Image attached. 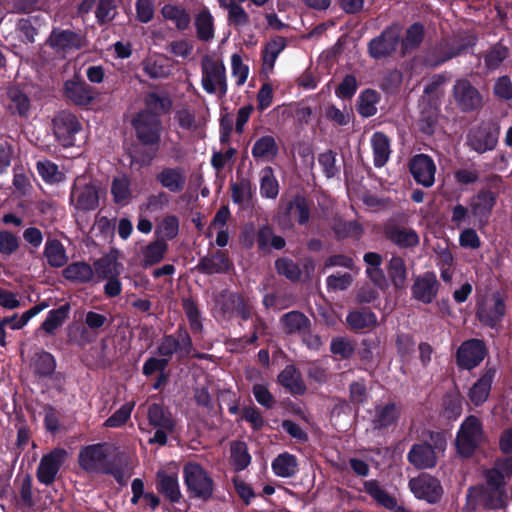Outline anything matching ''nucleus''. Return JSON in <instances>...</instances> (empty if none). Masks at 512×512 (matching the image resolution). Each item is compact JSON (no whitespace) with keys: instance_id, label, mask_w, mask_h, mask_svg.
<instances>
[{"instance_id":"35","label":"nucleus","mask_w":512,"mask_h":512,"mask_svg":"<svg viewBox=\"0 0 512 512\" xmlns=\"http://www.w3.org/2000/svg\"><path fill=\"white\" fill-rule=\"evenodd\" d=\"M198 266L207 274L222 273L230 268V261L224 253L217 252L201 259Z\"/></svg>"},{"instance_id":"26","label":"nucleus","mask_w":512,"mask_h":512,"mask_svg":"<svg viewBox=\"0 0 512 512\" xmlns=\"http://www.w3.org/2000/svg\"><path fill=\"white\" fill-rule=\"evenodd\" d=\"M436 458V452L428 444L414 445L408 453L410 463L421 469L434 467Z\"/></svg>"},{"instance_id":"39","label":"nucleus","mask_w":512,"mask_h":512,"mask_svg":"<svg viewBox=\"0 0 512 512\" xmlns=\"http://www.w3.org/2000/svg\"><path fill=\"white\" fill-rule=\"evenodd\" d=\"M48 307L49 304L43 301L22 313L21 316L14 314L13 316L3 318L2 320L11 330H19L23 328L33 317Z\"/></svg>"},{"instance_id":"3","label":"nucleus","mask_w":512,"mask_h":512,"mask_svg":"<svg viewBox=\"0 0 512 512\" xmlns=\"http://www.w3.org/2000/svg\"><path fill=\"white\" fill-rule=\"evenodd\" d=\"M201 85L208 94L227 93L226 68L222 60L206 56L201 63Z\"/></svg>"},{"instance_id":"31","label":"nucleus","mask_w":512,"mask_h":512,"mask_svg":"<svg viewBox=\"0 0 512 512\" xmlns=\"http://www.w3.org/2000/svg\"><path fill=\"white\" fill-rule=\"evenodd\" d=\"M371 147L373 151L374 164L376 167H382L388 161L391 153L390 141L382 132H376L371 137Z\"/></svg>"},{"instance_id":"58","label":"nucleus","mask_w":512,"mask_h":512,"mask_svg":"<svg viewBox=\"0 0 512 512\" xmlns=\"http://www.w3.org/2000/svg\"><path fill=\"white\" fill-rule=\"evenodd\" d=\"M37 171L42 179L48 183H57L64 178L58 166L48 160L39 161L37 163Z\"/></svg>"},{"instance_id":"14","label":"nucleus","mask_w":512,"mask_h":512,"mask_svg":"<svg viewBox=\"0 0 512 512\" xmlns=\"http://www.w3.org/2000/svg\"><path fill=\"white\" fill-rule=\"evenodd\" d=\"M412 493L419 499L429 503L437 502L442 495V487L439 481L428 474H421L409 481Z\"/></svg>"},{"instance_id":"40","label":"nucleus","mask_w":512,"mask_h":512,"mask_svg":"<svg viewBox=\"0 0 512 512\" xmlns=\"http://www.w3.org/2000/svg\"><path fill=\"white\" fill-rule=\"evenodd\" d=\"M179 233V218L175 215H166L156 223L155 234L162 241L172 240Z\"/></svg>"},{"instance_id":"5","label":"nucleus","mask_w":512,"mask_h":512,"mask_svg":"<svg viewBox=\"0 0 512 512\" xmlns=\"http://www.w3.org/2000/svg\"><path fill=\"white\" fill-rule=\"evenodd\" d=\"M147 418L149 424L156 428V432L154 436L149 439V443L165 445L167 443L168 433H171L175 428V420L171 413L162 405L154 403L148 408Z\"/></svg>"},{"instance_id":"38","label":"nucleus","mask_w":512,"mask_h":512,"mask_svg":"<svg viewBox=\"0 0 512 512\" xmlns=\"http://www.w3.org/2000/svg\"><path fill=\"white\" fill-rule=\"evenodd\" d=\"M346 321L351 329H371L377 325L376 315L368 310H356L348 314Z\"/></svg>"},{"instance_id":"6","label":"nucleus","mask_w":512,"mask_h":512,"mask_svg":"<svg viewBox=\"0 0 512 512\" xmlns=\"http://www.w3.org/2000/svg\"><path fill=\"white\" fill-rule=\"evenodd\" d=\"M452 97L456 106L463 112H470L482 107L483 98L476 87L468 79L455 81Z\"/></svg>"},{"instance_id":"28","label":"nucleus","mask_w":512,"mask_h":512,"mask_svg":"<svg viewBox=\"0 0 512 512\" xmlns=\"http://www.w3.org/2000/svg\"><path fill=\"white\" fill-rule=\"evenodd\" d=\"M364 491L369 494L379 505L395 512H406L403 508L397 507L396 499L384 490L377 481L369 480L364 483Z\"/></svg>"},{"instance_id":"60","label":"nucleus","mask_w":512,"mask_h":512,"mask_svg":"<svg viewBox=\"0 0 512 512\" xmlns=\"http://www.w3.org/2000/svg\"><path fill=\"white\" fill-rule=\"evenodd\" d=\"M169 204V196L165 192L150 195L145 203L140 206V210L144 212L154 213L162 211Z\"/></svg>"},{"instance_id":"61","label":"nucleus","mask_w":512,"mask_h":512,"mask_svg":"<svg viewBox=\"0 0 512 512\" xmlns=\"http://www.w3.org/2000/svg\"><path fill=\"white\" fill-rule=\"evenodd\" d=\"M331 352L341 359H348L354 353L353 343L345 337H336L330 344Z\"/></svg>"},{"instance_id":"41","label":"nucleus","mask_w":512,"mask_h":512,"mask_svg":"<svg viewBox=\"0 0 512 512\" xmlns=\"http://www.w3.org/2000/svg\"><path fill=\"white\" fill-rule=\"evenodd\" d=\"M389 278L396 289L406 286L407 269L404 260L399 256H393L387 266Z\"/></svg>"},{"instance_id":"27","label":"nucleus","mask_w":512,"mask_h":512,"mask_svg":"<svg viewBox=\"0 0 512 512\" xmlns=\"http://www.w3.org/2000/svg\"><path fill=\"white\" fill-rule=\"evenodd\" d=\"M495 373V369H488L471 387L469 399L475 406H479L487 400Z\"/></svg>"},{"instance_id":"54","label":"nucleus","mask_w":512,"mask_h":512,"mask_svg":"<svg viewBox=\"0 0 512 512\" xmlns=\"http://www.w3.org/2000/svg\"><path fill=\"white\" fill-rule=\"evenodd\" d=\"M231 459L236 470L245 469L251 462V456L245 443L235 442L231 445Z\"/></svg>"},{"instance_id":"16","label":"nucleus","mask_w":512,"mask_h":512,"mask_svg":"<svg viewBox=\"0 0 512 512\" xmlns=\"http://www.w3.org/2000/svg\"><path fill=\"white\" fill-rule=\"evenodd\" d=\"M473 41H469L466 44H459L456 40H444L440 42L435 48L428 52L425 62L431 67H436L456 57Z\"/></svg>"},{"instance_id":"55","label":"nucleus","mask_w":512,"mask_h":512,"mask_svg":"<svg viewBox=\"0 0 512 512\" xmlns=\"http://www.w3.org/2000/svg\"><path fill=\"white\" fill-rule=\"evenodd\" d=\"M56 368L54 357L48 352H40L34 360V370L41 377H47L53 374Z\"/></svg>"},{"instance_id":"21","label":"nucleus","mask_w":512,"mask_h":512,"mask_svg":"<svg viewBox=\"0 0 512 512\" xmlns=\"http://www.w3.org/2000/svg\"><path fill=\"white\" fill-rule=\"evenodd\" d=\"M438 281L434 273H425L418 277L413 286L412 294L415 299L425 304L431 303L437 295Z\"/></svg>"},{"instance_id":"34","label":"nucleus","mask_w":512,"mask_h":512,"mask_svg":"<svg viewBox=\"0 0 512 512\" xmlns=\"http://www.w3.org/2000/svg\"><path fill=\"white\" fill-rule=\"evenodd\" d=\"M251 153L255 159L270 161L277 155L278 146L272 136H262L255 141Z\"/></svg>"},{"instance_id":"17","label":"nucleus","mask_w":512,"mask_h":512,"mask_svg":"<svg viewBox=\"0 0 512 512\" xmlns=\"http://www.w3.org/2000/svg\"><path fill=\"white\" fill-rule=\"evenodd\" d=\"M410 172L415 181L424 187H431L435 182L436 166L427 155L414 156L410 161Z\"/></svg>"},{"instance_id":"47","label":"nucleus","mask_w":512,"mask_h":512,"mask_svg":"<svg viewBox=\"0 0 512 512\" xmlns=\"http://www.w3.org/2000/svg\"><path fill=\"white\" fill-rule=\"evenodd\" d=\"M111 193L115 203L127 205L131 200L130 181L124 176H118L113 179Z\"/></svg>"},{"instance_id":"45","label":"nucleus","mask_w":512,"mask_h":512,"mask_svg":"<svg viewBox=\"0 0 512 512\" xmlns=\"http://www.w3.org/2000/svg\"><path fill=\"white\" fill-rule=\"evenodd\" d=\"M70 312V305L65 304L60 306L57 309H53L49 311L46 319L41 325V329H43L48 334H53L54 331L60 327L64 321L68 318Z\"/></svg>"},{"instance_id":"46","label":"nucleus","mask_w":512,"mask_h":512,"mask_svg":"<svg viewBox=\"0 0 512 512\" xmlns=\"http://www.w3.org/2000/svg\"><path fill=\"white\" fill-rule=\"evenodd\" d=\"M424 38V27L419 23H414L405 32L402 38V53L407 54L418 48Z\"/></svg>"},{"instance_id":"9","label":"nucleus","mask_w":512,"mask_h":512,"mask_svg":"<svg viewBox=\"0 0 512 512\" xmlns=\"http://www.w3.org/2000/svg\"><path fill=\"white\" fill-rule=\"evenodd\" d=\"M67 456V451L61 448H56L44 455L37 468L39 482L45 485L52 484Z\"/></svg>"},{"instance_id":"23","label":"nucleus","mask_w":512,"mask_h":512,"mask_svg":"<svg viewBox=\"0 0 512 512\" xmlns=\"http://www.w3.org/2000/svg\"><path fill=\"white\" fill-rule=\"evenodd\" d=\"M157 181L170 192H181L186 184V175L180 167H167L164 168L156 176Z\"/></svg>"},{"instance_id":"29","label":"nucleus","mask_w":512,"mask_h":512,"mask_svg":"<svg viewBox=\"0 0 512 512\" xmlns=\"http://www.w3.org/2000/svg\"><path fill=\"white\" fill-rule=\"evenodd\" d=\"M279 383L292 394L302 395L306 391L300 372L293 366H286L278 375Z\"/></svg>"},{"instance_id":"32","label":"nucleus","mask_w":512,"mask_h":512,"mask_svg":"<svg viewBox=\"0 0 512 512\" xmlns=\"http://www.w3.org/2000/svg\"><path fill=\"white\" fill-rule=\"evenodd\" d=\"M280 323L287 334L304 333L310 326L309 319L299 311H291L284 314Z\"/></svg>"},{"instance_id":"12","label":"nucleus","mask_w":512,"mask_h":512,"mask_svg":"<svg viewBox=\"0 0 512 512\" xmlns=\"http://www.w3.org/2000/svg\"><path fill=\"white\" fill-rule=\"evenodd\" d=\"M46 44L56 53L66 54L82 48L84 46V38L71 30L54 28L46 40Z\"/></svg>"},{"instance_id":"37","label":"nucleus","mask_w":512,"mask_h":512,"mask_svg":"<svg viewBox=\"0 0 512 512\" xmlns=\"http://www.w3.org/2000/svg\"><path fill=\"white\" fill-rule=\"evenodd\" d=\"M232 200L242 208H248L252 203L254 190L252 184L247 179H241L231 185Z\"/></svg>"},{"instance_id":"36","label":"nucleus","mask_w":512,"mask_h":512,"mask_svg":"<svg viewBox=\"0 0 512 512\" xmlns=\"http://www.w3.org/2000/svg\"><path fill=\"white\" fill-rule=\"evenodd\" d=\"M298 468L297 459L289 453L278 455L272 462L274 473L283 478H289L296 474Z\"/></svg>"},{"instance_id":"2","label":"nucleus","mask_w":512,"mask_h":512,"mask_svg":"<svg viewBox=\"0 0 512 512\" xmlns=\"http://www.w3.org/2000/svg\"><path fill=\"white\" fill-rule=\"evenodd\" d=\"M112 447L107 443L87 445L79 451L78 463L82 470L90 474L110 472Z\"/></svg>"},{"instance_id":"52","label":"nucleus","mask_w":512,"mask_h":512,"mask_svg":"<svg viewBox=\"0 0 512 512\" xmlns=\"http://www.w3.org/2000/svg\"><path fill=\"white\" fill-rule=\"evenodd\" d=\"M95 272L102 279L118 277L121 273V266L115 259L104 257L95 263Z\"/></svg>"},{"instance_id":"20","label":"nucleus","mask_w":512,"mask_h":512,"mask_svg":"<svg viewBox=\"0 0 512 512\" xmlns=\"http://www.w3.org/2000/svg\"><path fill=\"white\" fill-rule=\"evenodd\" d=\"M485 357L484 344L476 339L464 342L457 351V362L464 369H472Z\"/></svg>"},{"instance_id":"53","label":"nucleus","mask_w":512,"mask_h":512,"mask_svg":"<svg viewBox=\"0 0 512 512\" xmlns=\"http://www.w3.org/2000/svg\"><path fill=\"white\" fill-rule=\"evenodd\" d=\"M286 46L285 40L282 37H277L271 40L263 52V64L266 68L272 69L278 55L284 50Z\"/></svg>"},{"instance_id":"50","label":"nucleus","mask_w":512,"mask_h":512,"mask_svg":"<svg viewBox=\"0 0 512 512\" xmlns=\"http://www.w3.org/2000/svg\"><path fill=\"white\" fill-rule=\"evenodd\" d=\"M197 36L203 41H208L214 37L213 17L207 11H201L195 19Z\"/></svg>"},{"instance_id":"18","label":"nucleus","mask_w":512,"mask_h":512,"mask_svg":"<svg viewBox=\"0 0 512 512\" xmlns=\"http://www.w3.org/2000/svg\"><path fill=\"white\" fill-rule=\"evenodd\" d=\"M399 37V26L393 25L387 28L379 37L370 42L369 51L371 56L374 58H380L394 52L398 45Z\"/></svg>"},{"instance_id":"4","label":"nucleus","mask_w":512,"mask_h":512,"mask_svg":"<svg viewBox=\"0 0 512 512\" xmlns=\"http://www.w3.org/2000/svg\"><path fill=\"white\" fill-rule=\"evenodd\" d=\"M183 475L187 490L193 497L207 500L212 496L213 481L199 464L187 463Z\"/></svg>"},{"instance_id":"43","label":"nucleus","mask_w":512,"mask_h":512,"mask_svg":"<svg viewBox=\"0 0 512 512\" xmlns=\"http://www.w3.org/2000/svg\"><path fill=\"white\" fill-rule=\"evenodd\" d=\"M497 138L485 129H478L469 136V144L478 153L494 149Z\"/></svg>"},{"instance_id":"11","label":"nucleus","mask_w":512,"mask_h":512,"mask_svg":"<svg viewBox=\"0 0 512 512\" xmlns=\"http://www.w3.org/2000/svg\"><path fill=\"white\" fill-rule=\"evenodd\" d=\"M137 137L144 144H156L160 137V121L156 114L140 112L133 121Z\"/></svg>"},{"instance_id":"30","label":"nucleus","mask_w":512,"mask_h":512,"mask_svg":"<svg viewBox=\"0 0 512 512\" xmlns=\"http://www.w3.org/2000/svg\"><path fill=\"white\" fill-rule=\"evenodd\" d=\"M496 203V196L491 191L479 192L471 199L470 208L472 214L479 218H487Z\"/></svg>"},{"instance_id":"24","label":"nucleus","mask_w":512,"mask_h":512,"mask_svg":"<svg viewBox=\"0 0 512 512\" xmlns=\"http://www.w3.org/2000/svg\"><path fill=\"white\" fill-rule=\"evenodd\" d=\"M65 95L77 105H87L94 99V90L85 82L69 80L64 86Z\"/></svg>"},{"instance_id":"10","label":"nucleus","mask_w":512,"mask_h":512,"mask_svg":"<svg viewBox=\"0 0 512 512\" xmlns=\"http://www.w3.org/2000/svg\"><path fill=\"white\" fill-rule=\"evenodd\" d=\"M505 312L506 306L503 298L499 294L493 293L479 304L477 317L484 325L493 328L503 319Z\"/></svg>"},{"instance_id":"49","label":"nucleus","mask_w":512,"mask_h":512,"mask_svg":"<svg viewBox=\"0 0 512 512\" xmlns=\"http://www.w3.org/2000/svg\"><path fill=\"white\" fill-rule=\"evenodd\" d=\"M168 245L165 241L157 239L150 243L143 250V262L145 266H151L159 263L167 252Z\"/></svg>"},{"instance_id":"7","label":"nucleus","mask_w":512,"mask_h":512,"mask_svg":"<svg viewBox=\"0 0 512 512\" xmlns=\"http://www.w3.org/2000/svg\"><path fill=\"white\" fill-rule=\"evenodd\" d=\"M512 476V456L499 460L495 467L486 474L487 480L494 485V493L497 495L496 500H489L494 507H504L507 503V494L504 489V479Z\"/></svg>"},{"instance_id":"19","label":"nucleus","mask_w":512,"mask_h":512,"mask_svg":"<svg viewBox=\"0 0 512 512\" xmlns=\"http://www.w3.org/2000/svg\"><path fill=\"white\" fill-rule=\"evenodd\" d=\"M192 349V341L188 333L184 330L178 332V336H164L157 347L158 353L164 358H169L177 351L181 355H188Z\"/></svg>"},{"instance_id":"1","label":"nucleus","mask_w":512,"mask_h":512,"mask_svg":"<svg viewBox=\"0 0 512 512\" xmlns=\"http://www.w3.org/2000/svg\"><path fill=\"white\" fill-rule=\"evenodd\" d=\"M485 439L479 418L473 415L468 416L461 423L456 435L457 452L463 457H470L485 442Z\"/></svg>"},{"instance_id":"33","label":"nucleus","mask_w":512,"mask_h":512,"mask_svg":"<svg viewBox=\"0 0 512 512\" xmlns=\"http://www.w3.org/2000/svg\"><path fill=\"white\" fill-rule=\"evenodd\" d=\"M161 16L166 21H171L178 30H185L190 25V15L185 8L173 4H165L161 8Z\"/></svg>"},{"instance_id":"44","label":"nucleus","mask_w":512,"mask_h":512,"mask_svg":"<svg viewBox=\"0 0 512 512\" xmlns=\"http://www.w3.org/2000/svg\"><path fill=\"white\" fill-rule=\"evenodd\" d=\"M279 193V184L271 167H265L260 173V194L264 198L275 199Z\"/></svg>"},{"instance_id":"64","label":"nucleus","mask_w":512,"mask_h":512,"mask_svg":"<svg viewBox=\"0 0 512 512\" xmlns=\"http://www.w3.org/2000/svg\"><path fill=\"white\" fill-rule=\"evenodd\" d=\"M228 10V21L230 24L235 26H245L249 23V15L239 4L230 2L227 7Z\"/></svg>"},{"instance_id":"22","label":"nucleus","mask_w":512,"mask_h":512,"mask_svg":"<svg viewBox=\"0 0 512 512\" xmlns=\"http://www.w3.org/2000/svg\"><path fill=\"white\" fill-rule=\"evenodd\" d=\"M400 416L399 407L393 402H387L375 406L371 418L373 429L382 430L395 424Z\"/></svg>"},{"instance_id":"51","label":"nucleus","mask_w":512,"mask_h":512,"mask_svg":"<svg viewBox=\"0 0 512 512\" xmlns=\"http://www.w3.org/2000/svg\"><path fill=\"white\" fill-rule=\"evenodd\" d=\"M8 98L10 100L9 109L13 113L21 116L27 114L30 108V100L27 95L18 88L13 87L8 90Z\"/></svg>"},{"instance_id":"42","label":"nucleus","mask_w":512,"mask_h":512,"mask_svg":"<svg viewBox=\"0 0 512 512\" xmlns=\"http://www.w3.org/2000/svg\"><path fill=\"white\" fill-rule=\"evenodd\" d=\"M44 255L52 267H62L68 261L66 250L58 240H48L45 244Z\"/></svg>"},{"instance_id":"62","label":"nucleus","mask_w":512,"mask_h":512,"mask_svg":"<svg viewBox=\"0 0 512 512\" xmlns=\"http://www.w3.org/2000/svg\"><path fill=\"white\" fill-rule=\"evenodd\" d=\"M231 71L236 85L242 86L248 78L249 68L243 63L241 56L237 53L231 56Z\"/></svg>"},{"instance_id":"48","label":"nucleus","mask_w":512,"mask_h":512,"mask_svg":"<svg viewBox=\"0 0 512 512\" xmlns=\"http://www.w3.org/2000/svg\"><path fill=\"white\" fill-rule=\"evenodd\" d=\"M67 280L75 282H88L93 277V270L90 265L84 262H76L67 266L63 271Z\"/></svg>"},{"instance_id":"59","label":"nucleus","mask_w":512,"mask_h":512,"mask_svg":"<svg viewBox=\"0 0 512 512\" xmlns=\"http://www.w3.org/2000/svg\"><path fill=\"white\" fill-rule=\"evenodd\" d=\"M134 402H128L122 405L117 411L114 412L104 423L106 427L117 428L124 425L130 418L134 408Z\"/></svg>"},{"instance_id":"63","label":"nucleus","mask_w":512,"mask_h":512,"mask_svg":"<svg viewBox=\"0 0 512 512\" xmlns=\"http://www.w3.org/2000/svg\"><path fill=\"white\" fill-rule=\"evenodd\" d=\"M278 274L285 276L291 281H297L300 278L301 271L297 264L287 258H280L275 263Z\"/></svg>"},{"instance_id":"13","label":"nucleus","mask_w":512,"mask_h":512,"mask_svg":"<svg viewBox=\"0 0 512 512\" xmlns=\"http://www.w3.org/2000/svg\"><path fill=\"white\" fill-rule=\"evenodd\" d=\"M81 125L77 117L68 112H62L54 119V133L59 143L69 147L75 143V135L80 131Z\"/></svg>"},{"instance_id":"25","label":"nucleus","mask_w":512,"mask_h":512,"mask_svg":"<svg viewBox=\"0 0 512 512\" xmlns=\"http://www.w3.org/2000/svg\"><path fill=\"white\" fill-rule=\"evenodd\" d=\"M386 237L401 248L415 247L419 244V235L411 228L390 226L385 230Z\"/></svg>"},{"instance_id":"57","label":"nucleus","mask_w":512,"mask_h":512,"mask_svg":"<svg viewBox=\"0 0 512 512\" xmlns=\"http://www.w3.org/2000/svg\"><path fill=\"white\" fill-rule=\"evenodd\" d=\"M378 95L373 90H366L359 97L358 111L364 117H370L377 112Z\"/></svg>"},{"instance_id":"8","label":"nucleus","mask_w":512,"mask_h":512,"mask_svg":"<svg viewBox=\"0 0 512 512\" xmlns=\"http://www.w3.org/2000/svg\"><path fill=\"white\" fill-rule=\"evenodd\" d=\"M70 202L77 210H94L99 205L98 188L87 183L84 177H78L71 192Z\"/></svg>"},{"instance_id":"15","label":"nucleus","mask_w":512,"mask_h":512,"mask_svg":"<svg viewBox=\"0 0 512 512\" xmlns=\"http://www.w3.org/2000/svg\"><path fill=\"white\" fill-rule=\"evenodd\" d=\"M156 488L170 502L178 503L182 498L178 472L174 468H165L157 472Z\"/></svg>"},{"instance_id":"56","label":"nucleus","mask_w":512,"mask_h":512,"mask_svg":"<svg viewBox=\"0 0 512 512\" xmlns=\"http://www.w3.org/2000/svg\"><path fill=\"white\" fill-rule=\"evenodd\" d=\"M287 213L291 218H295L300 224H304L309 219V209L306 200L301 196H296L288 205Z\"/></svg>"}]
</instances>
